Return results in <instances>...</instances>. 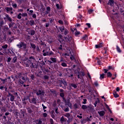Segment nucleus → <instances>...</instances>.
<instances>
[{
  "mask_svg": "<svg viewBox=\"0 0 124 124\" xmlns=\"http://www.w3.org/2000/svg\"><path fill=\"white\" fill-rule=\"evenodd\" d=\"M15 78L17 79H19L17 84L19 86L24 85V83L29 79V78L25 77V74L18 73L15 76Z\"/></svg>",
  "mask_w": 124,
  "mask_h": 124,
  "instance_id": "1",
  "label": "nucleus"
},
{
  "mask_svg": "<svg viewBox=\"0 0 124 124\" xmlns=\"http://www.w3.org/2000/svg\"><path fill=\"white\" fill-rule=\"evenodd\" d=\"M64 117H66V118H67L68 120H67V123L68 124H70L71 122L73 121V116L72 115H70V113H65L64 114Z\"/></svg>",
  "mask_w": 124,
  "mask_h": 124,
  "instance_id": "2",
  "label": "nucleus"
},
{
  "mask_svg": "<svg viewBox=\"0 0 124 124\" xmlns=\"http://www.w3.org/2000/svg\"><path fill=\"white\" fill-rule=\"evenodd\" d=\"M18 48H20L21 49H23L24 50L26 51V49H27V44H26L24 42H20L18 44L16 45Z\"/></svg>",
  "mask_w": 124,
  "mask_h": 124,
  "instance_id": "3",
  "label": "nucleus"
},
{
  "mask_svg": "<svg viewBox=\"0 0 124 124\" xmlns=\"http://www.w3.org/2000/svg\"><path fill=\"white\" fill-rule=\"evenodd\" d=\"M81 108L84 111H85V110H88L89 112H90V111H92V110H93V107H90V106H86L84 105L82 106Z\"/></svg>",
  "mask_w": 124,
  "mask_h": 124,
  "instance_id": "4",
  "label": "nucleus"
},
{
  "mask_svg": "<svg viewBox=\"0 0 124 124\" xmlns=\"http://www.w3.org/2000/svg\"><path fill=\"white\" fill-rule=\"evenodd\" d=\"M78 75V79H80V77H83V76H85V75H86V74H85V73L84 72H79V71L80 70V69L79 68H78L77 69Z\"/></svg>",
  "mask_w": 124,
  "mask_h": 124,
  "instance_id": "5",
  "label": "nucleus"
},
{
  "mask_svg": "<svg viewBox=\"0 0 124 124\" xmlns=\"http://www.w3.org/2000/svg\"><path fill=\"white\" fill-rule=\"evenodd\" d=\"M45 93V92L43 90H38L36 92V94L39 96H43Z\"/></svg>",
  "mask_w": 124,
  "mask_h": 124,
  "instance_id": "6",
  "label": "nucleus"
},
{
  "mask_svg": "<svg viewBox=\"0 0 124 124\" xmlns=\"http://www.w3.org/2000/svg\"><path fill=\"white\" fill-rule=\"evenodd\" d=\"M5 9L7 13H10L11 15L14 13V12H13V8L11 7H5Z\"/></svg>",
  "mask_w": 124,
  "mask_h": 124,
  "instance_id": "7",
  "label": "nucleus"
},
{
  "mask_svg": "<svg viewBox=\"0 0 124 124\" xmlns=\"http://www.w3.org/2000/svg\"><path fill=\"white\" fill-rule=\"evenodd\" d=\"M35 62V59L34 58V57L31 56L29 58V59L27 61L28 63H29V64H31V62Z\"/></svg>",
  "mask_w": 124,
  "mask_h": 124,
  "instance_id": "8",
  "label": "nucleus"
},
{
  "mask_svg": "<svg viewBox=\"0 0 124 124\" xmlns=\"http://www.w3.org/2000/svg\"><path fill=\"white\" fill-rule=\"evenodd\" d=\"M25 114H26V110L21 109L20 111L19 112V115L20 118H24L25 117Z\"/></svg>",
  "mask_w": 124,
  "mask_h": 124,
  "instance_id": "9",
  "label": "nucleus"
},
{
  "mask_svg": "<svg viewBox=\"0 0 124 124\" xmlns=\"http://www.w3.org/2000/svg\"><path fill=\"white\" fill-rule=\"evenodd\" d=\"M8 97H10V101H12V102L15 100V96L10 93H8Z\"/></svg>",
  "mask_w": 124,
  "mask_h": 124,
  "instance_id": "10",
  "label": "nucleus"
},
{
  "mask_svg": "<svg viewBox=\"0 0 124 124\" xmlns=\"http://www.w3.org/2000/svg\"><path fill=\"white\" fill-rule=\"evenodd\" d=\"M13 26L14 29H17V25H16V24H15L14 22L12 21V22H10V23L9 24V28H12V27Z\"/></svg>",
  "mask_w": 124,
  "mask_h": 124,
  "instance_id": "11",
  "label": "nucleus"
},
{
  "mask_svg": "<svg viewBox=\"0 0 124 124\" xmlns=\"http://www.w3.org/2000/svg\"><path fill=\"white\" fill-rule=\"evenodd\" d=\"M5 17H4V19L5 20H6V21H8L9 22H12V18L9 16V15L8 14L5 15Z\"/></svg>",
  "mask_w": 124,
  "mask_h": 124,
  "instance_id": "12",
  "label": "nucleus"
},
{
  "mask_svg": "<svg viewBox=\"0 0 124 124\" xmlns=\"http://www.w3.org/2000/svg\"><path fill=\"white\" fill-rule=\"evenodd\" d=\"M43 56H44V57L46 56H52V55H53V52L52 51H50V52H49V51H45L44 52H43Z\"/></svg>",
  "mask_w": 124,
  "mask_h": 124,
  "instance_id": "13",
  "label": "nucleus"
},
{
  "mask_svg": "<svg viewBox=\"0 0 124 124\" xmlns=\"http://www.w3.org/2000/svg\"><path fill=\"white\" fill-rule=\"evenodd\" d=\"M80 106H81V103L80 102L74 104V109H80Z\"/></svg>",
  "mask_w": 124,
  "mask_h": 124,
  "instance_id": "14",
  "label": "nucleus"
},
{
  "mask_svg": "<svg viewBox=\"0 0 124 124\" xmlns=\"http://www.w3.org/2000/svg\"><path fill=\"white\" fill-rule=\"evenodd\" d=\"M30 103H32V104H36L37 100L35 98H33L31 100H29Z\"/></svg>",
  "mask_w": 124,
  "mask_h": 124,
  "instance_id": "15",
  "label": "nucleus"
},
{
  "mask_svg": "<svg viewBox=\"0 0 124 124\" xmlns=\"http://www.w3.org/2000/svg\"><path fill=\"white\" fill-rule=\"evenodd\" d=\"M108 4L110 6H114V0H108Z\"/></svg>",
  "mask_w": 124,
  "mask_h": 124,
  "instance_id": "16",
  "label": "nucleus"
},
{
  "mask_svg": "<svg viewBox=\"0 0 124 124\" xmlns=\"http://www.w3.org/2000/svg\"><path fill=\"white\" fill-rule=\"evenodd\" d=\"M30 67L31 68H37V65H36V64L34 62H31Z\"/></svg>",
  "mask_w": 124,
  "mask_h": 124,
  "instance_id": "17",
  "label": "nucleus"
},
{
  "mask_svg": "<svg viewBox=\"0 0 124 124\" xmlns=\"http://www.w3.org/2000/svg\"><path fill=\"white\" fill-rule=\"evenodd\" d=\"M65 103L66 104V105L68 106V107H71V106H72V104L70 103L69 99H67L66 101H65Z\"/></svg>",
  "mask_w": 124,
  "mask_h": 124,
  "instance_id": "18",
  "label": "nucleus"
},
{
  "mask_svg": "<svg viewBox=\"0 0 124 124\" xmlns=\"http://www.w3.org/2000/svg\"><path fill=\"white\" fill-rule=\"evenodd\" d=\"M98 113L100 115V117H103L105 115V111L102 110L100 111H98Z\"/></svg>",
  "mask_w": 124,
  "mask_h": 124,
  "instance_id": "19",
  "label": "nucleus"
},
{
  "mask_svg": "<svg viewBox=\"0 0 124 124\" xmlns=\"http://www.w3.org/2000/svg\"><path fill=\"white\" fill-rule=\"evenodd\" d=\"M60 122L62 124H64L66 122V119L63 116H62L60 119Z\"/></svg>",
  "mask_w": 124,
  "mask_h": 124,
  "instance_id": "20",
  "label": "nucleus"
},
{
  "mask_svg": "<svg viewBox=\"0 0 124 124\" xmlns=\"http://www.w3.org/2000/svg\"><path fill=\"white\" fill-rule=\"evenodd\" d=\"M65 39L67 42H70V41H71V36L68 35L67 37H65Z\"/></svg>",
  "mask_w": 124,
  "mask_h": 124,
  "instance_id": "21",
  "label": "nucleus"
},
{
  "mask_svg": "<svg viewBox=\"0 0 124 124\" xmlns=\"http://www.w3.org/2000/svg\"><path fill=\"white\" fill-rule=\"evenodd\" d=\"M58 39L60 42H62V35L61 34L58 35Z\"/></svg>",
  "mask_w": 124,
  "mask_h": 124,
  "instance_id": "22",
  "label": "nucleus"
},
{
  "mask_svg": "<svg viewBox=\"0 0 124 124\" xmlns=\"http://www.w3.org/2000/svg\"><path fill=\"white\" fill-rule=\"evenodd\" d=\"M69 54L71 55L70 59L71 61H73V60H75V57H74V56L71 54V51H70V50H69Z\"/></svg>",
  "mask_w": 124,
  "mask_h": 124,
  "instance_id": "23",
  "label": "nucleus"
},
{
  "mask_svg": "<svg viewBox=\"0 0 124 124\" xmlns=\"http://www.w3.org/2000/svg\"><path fill=\"white\" fill-rule=\"evenodd\" d=\"M54 111L57 115L60 114V112L59 111V108L58 107H56L54 108Z\"/></svg>",
  "mask_w": 124,
  "mask_h": 124,
  "instance_id": "24",
  "label": "nucleus"
},
{
  "mask_svg": "<svg viewBox=\"0 0 124 124\" xmlns=\"http://www.w3.org/2000/svg\"><path fill=\"white\" fill-rule=\"evenodd\" d=\"M17 62V57L15 56L13 58V60L12 61V63H14Z\"/></svg>",
  "mask_w": 124,
  "mask_h": 124,
  "instance_id": "25",
  "label": "nucleus"
},
{
  "mask_svg": "<svg viewBox=\"0 0 124 124\" xmlns=\"http://www.w3.org/2000/svg\"><path fill=\"white\" fill-rule=\"evenodd\" d=\"M30 33H29V34H31V35H34L35 34V31L33 30H30Z\"/></svg>",
  "mask_w": 124,
  "mask_h": 124,
  "instance_id": "26",
  "label": "nucleus"
},
{
  "mask_svg": "<svg viewBox=\"0 0 124 124\" xmlns=\"http://www.w3.org/2000/svg\"><path fill=\"white\" fill-rule=\"evenodd\" d=\"M102 43H100L99 45H95V48H101V47H103Z\"/></svg>",
  "mask_w": 124,
  "mask_h": 124,
  "instance_id": "27",
  "label": "nucleus"
},
{
  "mask_svg": "<svg viewBox=\"0 0 124 124\" xmlns=\"http://www.w3.org/2000/svg\"><path fill=\"white\" fill-rule=\"evenodd\" d=\"M113 95L114 96V97H119V94H118V93H117V92L116 91H113Z\"/></svg>",
  "mask_w": 124,
  "mask_h": 124,
  "instance_id": "28",
  "label": "nucleus"
},
{
  "mask_svg": "<svg viewBox=\"0 0 124 124\" xmlns=\"http://www.w3.org/2000/svg\"><path fill=\"white\" fill-rule=\"evenodd\" d=\"M62 83L63 85H64V87H66V86H67V83L66 82V81L65 80H64V79H63V80L62 81Z\"/></svg>",
  "mask_w": 124,
  "mask_h": 124,
  "instance_id": "29",
  "label": "nucleus"
},
{
  "mask_svg": "<svg viewBox=\"0 0 124 124\" xmlns=\"http://www.w3.org/2000/svg\"><path fill=\"white\" fill-rule=\"evenodd\" d=\"M46 10L47 11L46 12V14H48L49 12H50V11H51V9L50 8V7H47L46 8Z\"/></svg>",
  "mask_w": 124,
  "mask_h": 124,
  "instance_id": "30",
  "label": "nucleus"
},
{
  "mask_svg": "<svg viewBox=\"0 0 124 124\" xmlns=\"http://www.w3.org/2000/svg\"><path fill=\"white\" fill-rule=\"evenodd\" d=\"M30 45L32 49H35V48H36V46H35V45L33 44L32 43H31Z\"/></svg>",
  "mask_w": 124,
  "mask_h": 124,
  "instance_id": "31",
  "label": "nucleus"
},
{
  "mask_svg": "<svg viewBox=\"0 0 124 124\" xmlns=\"http://www.w3.org/2000/svg\"><path fill=\"white\" fill-rule=\"evenodd\" d=\"M50 60L51 61H52V62H57V60L56 59V58L51 57L50 58Z\"/></svg>",
  "mask_w": 124,
  "mask_h": 124,
  "instance_id": "32",
  "label": "nucleus"
},
{
  "mask_svg": "<svg viewBox=\"0 0 124 124\" xmlns=\"http://www.w3.org/2000/svg\"><path fill=\"white\" fill-rule=\"evenodd\" d=\"M61 65L63 66V67H67V64H66V63L65 62H62L61 64Z\"/></svg>",
  "mask_w": 124,
  "mask_h": 124,
  "instance_id": "33",
  "label": "nucleus"
},
{
  "mask_svg": "<svg viewBox=\"0 0 124 124\" xmlns=\"http://www.w3.org/2000/svg\"><path fill=\"white\" fill-rule=\"evenodd\" d=\"M30 23H31V26H33L34 25V20L32 19L30 21Z\"/></svg>",
  "mask_w": 124,
  "mask_h": 124,
  "instance_id": "34",
  "label": "nucleus"
},
{
  "mask_svg": "<svg viewBox=\"0 0 124 124\" xmlns=\"http://www.w3.org/2000/svg\"><path fill=\"white\" fill-rule=\"evenodd\" d=\"M28 112L29 113V114H31V112H32V110L30 108H27Z\"/></svg>",
  "mask_w": 124,
  "mask_h": 124,
  "instance_id": "35",
  "label": "nucleus"
},
{
  "mask_svg": "<svg viewBox=\"0 0 124 124\" xmlns=\"http://www.w3.org/2000/svg\"><path fill=\"white\" fill-rule=\"evenodd\" d=\"M36 122H37V123H36V124H42V121H41V119L36 120Z\"/></svg>",
  "mask_w": 124,
  "mask_h": 124,
  "instance_id": "36",
  "label": "nucleus"
},
{
  "mask_svg": "<svg viewBox=\"0 0 124 124\" xmlns=\"http://www.w3.org/2000/svg\"><path fill=\"white\" fill-rule=\"evenodd\" d=\"M22 14L19 13L18 15H17V17L18 19H21L22 18Z\"/></svg>",
  "mask_w": 124,
  "mask_h": 124,
  "instance_id": "37",
  "label": "nucleus"
},
{
  "mask_svg": "<svg viewBox=\"0 0 124 124\" xmlns=\"http://www.w3.org/2000/svg\"><path fill=\"white\" fill-rule=\"evenodd\" d=\"M60 30L61 31H62V32L63 31H65V29H64V27H61L60 28Z\"/></svg>",
  "mask_w": 124,
  "mask_h": 124,
  "instance_id": "38",
  "label": "nucleus"
},
{
  "mask_svg": "<svg viewBox=\"0 0 124 124\" xmlns=\"http://www.w3.org/2000/svg\"><path fill=\"white\" fill-rule=\"evenodd\" d=\"M12 5L13 8H17V4L12 3Z\"/></svg>",
  "mask_w": 124,
  "mask_h": 124,
  "instance_id": "39",
  "label": "nucleus"
},
{
  "mask_svg": "<svg viewBox=\"0 0 124 124\" xmlns=\"http://www.w3.org/2000/svg\"><path fill=\"white\" fill-rule=\"evenodd\" d=\"M71 86L73 87V88H74V89H76V88H77V85H76L75 84L72 83L71 84Z\"/></svg>",
  "mask_w": 124,
  "mask_h": 124,
  "instance_id": "40",
  "label": "nucleus"
},
{
  "mask_svg": "<svg viewBox=\"0 0 124 124\" xmlns=\"http://www.w3.org/2000/svg\"><path fill=\"white\" fill-rule=\"evenodd\" d=\"M116 49H117L118 52H119V53H121V52H122V50H121V48H120V47H119L118 46H116Z\"/></svg>",
  "mask_w": 124,
  "mask_h": 124,
  "instance_id": "41",
  "label": "nucleus"
},
{
  "mask_svg": "<svg viewBox=\"0 0 124 124\" xmlns=\"http://www.w3.org/2000/svg\"><path fill=\"white\" fill-rule=\"evenodd\" d=\"M67 33H68V30L65 29L64 31V35H67Z\"/></svg>",
  "mask_w": 124,
  "mask_h": 124,
  "instance_id": "42",
  "label": "nucleus"
},
{
  "mask_svg": "<svg viewBox=\"0 0 124 124\" xmlns=\"http://www.w3.org/2000/svg\"><path fill=\"white\" fill-rule=\"evenodd\" d=\"M7 47H8V45H5L4 46H1V47L3 48V49H6L7 48Z\"/></svg>",
  "mask_w": 124,
  "mask_h": 124,
  "instance_id": "43",
  "label": "nucleus"
},
{
  "mask_svg": "<svg viewBox=\"0 0 124 124\" xmlns=\"http://www.w3.org/2000/svg\"><path fill=\"white\" fill-rule=\"evenodd\" d=\"M107 75L108 76V77H111V76H112V74H111V73L110 72H108L107 73Z\"/></svg>",
  "mask_w": 124,
  "mask_h": 124,
  "instance_id": "44",
  "label": "nucleus"
},
{
  "mask_svg": "<svg viewBox=\"0 0 124 124\" xmlns=\"http://www.w3.org/2000/svg\"><path fill=\"white\" fill-rule=\"evenodd\" d=\"M105 74H103L102 75H100V78L102 80V79H104V76H105Z\"/></svg>",
  "mask_w": 124,
  "mask_h": 124,
  "instance_id": "45",
  "label": "nucleus"
},
{
  "mask_svg": "<svg viewBox=\"0 0 124 124\" xmlns=\"http://www.w3.org/2000/svg\"><path fill=\"white\" fill-rule=\"evenodd\" d=\"M120 7H121V5H120V6L119 5H116L115 10H119V9L120 8Z\"/></svg>",
  "mask_w": 124,
  "mask_h": 124,
  "instance_id": "46",
  "label": "nucleus"
},
{
  "mask_svg": "<svg viewBox=\"0 0 124 124\" xmlns=\"http://www.w3.org/2000/svg\"><path fill=\"white\" fill-rule=\"evenodd\" d=\"M21 16H22V17H27V16H28V14L23 13L22 14H21Z\"/></svg>",
  "mask_w": 124,
  "mask_h": 124,
  "instance_id": "47",
  "label": "nucleus"
},
{
  "mask_svg": "<svg viewBox=\"0 0 124 124\" xmlns=\"http://www.w3.org/2000/svg\"><path fill=\"white\" fill-rule=\"evenodd\" d=\"M0 80H1L2 82H3V84H5V81H6L7 79H3L2 78H0Z\"/></svg>",
  "mask_w": 124,
  "mask_h": 124,
  "instance_id": "48",
  "label": "nucleus"
},
{
  "mask_svg": "<svg viewBox=\"0 0 124 124\" xmlns=\"http://www.w3.org/2000/svg\"><path fill=\"white\" fill-rule=\"evenodd\" d=\"M4 31H9V28L8 27H6L4 26Z\"/></svg>",
  "mask_w": 124,
  "mask_h": 124,
  "instance_id": "49",
  "label": "nucleus"
},
{
  "mask_svg": "<svg viewBox=\"0 0 124 124\" xmlns=\"http://www.w3.org/2000/svg\"><path fill=\"white\" fill-rule=\"evenodd\" d=\"M64 111L65 112H69V108H68V107H67L65 108V109H64Z\"/></svg>",
  "mask_w": 124,
  "mask_h": 124,
  "instance_id": "50",
  "label": "nucleus"
},
{
  "mask_svg": "<svg viewBox=\"0 0 124 124\" xmlns=\"http://www.w3.org/2000/svg\"><path fill=\"white\" fill-rule=\"evenodd\" d=\"M60 96L61 97H64V93H60Z\"/></svg>",
  "mask_w": 124,
  "mask_h": 124,
  "instance_id": "51",
  "label": "nucleus"
},
{
  "mask_svg": "<svg viewBox=\"0 0 124 124\" xmlns=\"http://www.w3.org/2000/svg\"><path fill=\"white\" fill-rule=\"evenodd\" d=\"M87 37H88V35H85V36L82 37V39H83V40H86V39H87Z\"/></svg>",
  "mask_w": 124,
  "mask_h": 124,
  "instance_id": "52",
  "label": "nucleus"
},
{
  "mask_svg": "<svg viewBox=\"0 0 124 124\" xmlns=\"http://www.w3.org/2000/svg\"><path fill=\"white\" fill-rule=\"evenodd\" d=\"M36 50L37 51V52H40V49L39 48V46H37Z\"/></svg>",
  "mask_w": 124,
  "mask_h": 124,
  "instance_id": "53",
  "label": "nucleus"
},
{
  "mask_svg": "<svg viewBox=\"0 0 124 124\" xmlns=\"http://www.w3.org/2000/svg\"><path fill=\"white\" fill-rule=\"evenodd\" d=\"M75 33L76 36H78V35H79V34H80V32L77 31L75 32Z\"/></svg>",
  "mask_w": 124,
  "mask_h": 124,
  "instance_id": "54",
  "label": "nucleus"
},
{
  "mask_svg": "<svg viewBox=\"0 0 124 124\" xmlns=\"http://www.w3.org/2000/svg\"><path fill=\"white\" fill-rule=\"evenodd\" d=\"M43 116L44 118H46V117H47V116H48V114H47V113H44L43 114Z\"/></svg>",
  "mask_w": 124,
  "mask_h": 124,
  "instance_id": "55",
  "label": "nucleus"
},
{
  "mask_svg": "<svg viewBox=\"0 0 124 124\" xmlns=\"http://www.w3.org/2000/svg\"><path fill=\"white\" fill-rule=\"evenodd\" d=\"M31 78L32 79V80H33L34 78H35V76H34V75H31Z\"/></svg>",
  "mask_w": 124,
  "mask_h": 124,
  "instance_id": "56",
  "label": "nucleus"
},
{
  "mask_svg": "<svg viewBox=\"0 0 124 124\" xmlns=\"http://www.w3.org/2000/svg\"><path fill=\"white\" fill-rule=\"evenodd\" d=\"M11 62V58L9 57L7 58V62Z\"/></svg>",
  "mask_w": 124,
  "mask_h": 124,
  "instance_id": "57",
  "label": "nucleus"
},
{
  "mask_svg": "<svg viewBox=\"0 0 124 124\" xmlns=\"http://www.w3.org/2000/svg\"><path fill=\"white\" fill-rule=\"evenodd\" d=\"M50 124H54V120L52 119H50Z\"/></svg>",
  "mask_w": 124,
  "mask_h": 124,
  "instance_id": "58",
  "label": "nucleus"
},
{
  "mask_svg": "<svg viewBox=\"0 0 124 124\" xmlns=\"http://www.w3.org/2000/svg\"><path fill=\"white\" fill-rule=\"evenodd\" d=\"M86 102H87V99H83V102H82V104H86Z\"/></svg>",
  "mask_w": 124,
  "mask_h": 124,
  "instance_id": "59",
  "label": "nucleus"
},
{
  "mask_svg": "<svg viewBox=\"0 0 124 124\" xmlns=\"http://www.w3.org/2000/svg\"><path fill=\"white\" fill-rule=\"evenodd\" d=\"M42 107L43 108V110H45V109L47 108V107H45V106H44V105L43 104L42 105Z\"/></svg>",
  "mask_w": 124,
  "mask_h": 124,
  "instance_id": "60",
  "label": "nucleus"
},
{
  "mask_svg": "<svg viewBox=\"0 0 124 124\" xmlns=\"http://www.w3.org/2000/svg\"><path fill=\"white\" fill-rule=\"evenodd\" d=\"M45 79H46V80H48V79H49V76H44Z\"/></svg>",
  "mask_w": 124,
  "mask_h": 124,
  "instance_id": "61",
  "label": "nucleus"
},
{
  "mask_svg": "<svg viewBox=\"0 0 124 124\" xmlns=\"http://www.w3.org/2000/svg\"><path fill=\"white\" fill-rule=\"evenodd\" d=\"M94 84L95 85V86L96 87H98V83H97V81H95L94 83Z\"/></svg>",
  "mask_w": 124,
  "mask_h": 124,
  "instance_id": "62",
  "label": "nucleus"
},
{
  "mask_svg": "<svg viewBox=\"0 0 124 124\" xmlns=\"http://www.w3.org/2000/svg\"><path fill=\"white\" fill-rule=\"evenodd\" d=\"M80 79H81V83H84L85 82V81L84 80V78L83 77L80 78Z\"/></svg>",
  "mask_w": 124,
  "mask_h": 124,
  "instance_id": "63",
  "label": "nucleus"
},
{
  "mask_svg": "<svg viewBox=\"0 0 124 124\" xmlns=\"http://www.w3.org/2000/svg\"><path fill=\"white\" fill-rule=\"evenodd\" d=\"M58 22L59 23V24H61V25H62V24H63V21L61 20H59Z\"/></svg>",
  "mask_w": 124,
  "mask_h": 124,
  "instance_id": "64",
  "label": "nucleus"
}]
</instances>
